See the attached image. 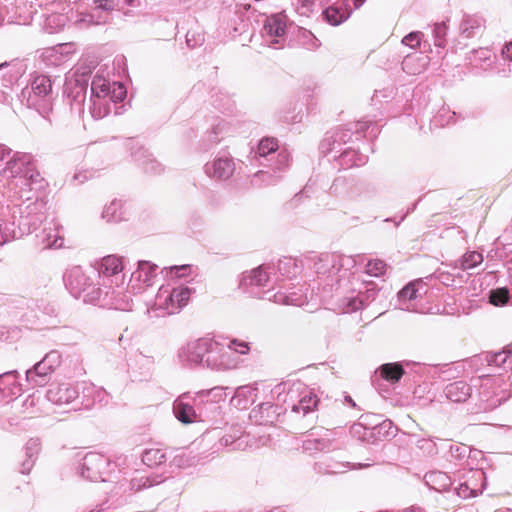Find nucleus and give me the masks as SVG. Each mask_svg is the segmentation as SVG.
I'll list each match as a JSON object with an SVG mask.
<instances>
[{
    "instance_id": "obj_1",
    "label": "nucleus",
    "mask_w": 512,
    "mask_h": 512,
    "mask_svg": "<svg viewBox=\"0 0 512 512\" xmlns=\"http://www.w3.org/2000/svg\"><path fill=\"white\" fill-rule=\"evenodd\" d=\"M91 80L89 113L95 120L106 117L111 111V102L108 99V80L96 73L92 77V71L88 67L79 66L73 74L66 78L65 93L71 111L81 116L84 113L86 92Z\"/></svg>"
},
{
    "instance_id": "obj_2",
    "label": "nucleus",
    "mask_w": 512,
    "mask_h": 512,
    "mask_svg": "<svg viewBox=\"0 0 512 512\" xmlns=\"http://www.w3.org/2000/svg\"><path fill=\"white\" fill-rule=\"evenodd\" d=\"M94 269L99 285L108 290L109 306L122 311L131 310V295L124 293L123 288L125 282L124 257L117 254L104 256L95 262Z\"/></svg>"
},
{
    "instance_id": "obj_3",
    "label": "nucleus",
    "mask_w": 512,
    "mask_h": 512,
    "mask_svg": "<svg viewBox=\"0 0 512 512\" xmlns=\"http://www.w3.org/2000/svg\"><path fill=\"white\" fill-rule=\"evenodd\" d=\"M64 282L75 298L83 295L85 302L109 305L108 290L99 285L94 267L84 269L81 266H73L64 274Z\"/></svg>"
},
{
    "instance_id": "obj_4",
    "label": "nucleus",
    "mask_w": 512,
    "mask_h": 512,
    "mask_svg": "<svg viewBox=\"0 0 512 512\" xmlns=\"http://www.w3.org/2000/svg\"><path fill=\"white\" fill-rule=\"evenodd\" d=\"M356 261L352 256L338 253H323L315 257L313 269L324 288L339 287L348 279Z\"/></svg>"
},
{
    "instance_id": "obj_5",
    "label": "nucleus",
    "mask_w": 512,
    "mask_h": 512,
    "mask_svg": "<svg viewBox=\"0 0 512 512\" xmlns=\"http://www.w3.org/2000/svg\"><path fill=\"white\" fill-rule=\"evenodd\" d=\"M27 199L12 200L10 214L18 220L22 231L30 234L45 220L47 201L42 194Z\"/></svg>"
},
{
    "instance_id": "obj_6",
    "label": "nucleus",
    "mask_w": 512,
    "mask_h": 512,
    "mask_svg": "<svg viewBox=\"0 0 512 512\" xmlns=\"http://www.w3.org/2000/svg\"><path fill=\"white\" fill-rule=\"evenodd\" d=\"M192 289L187 286H161L155 296L152 309L159 311L157 316L172 315L187 305Z\"/></svg>"
},
{
    "instance_id": "obj_7",
    "label": "nucleus",
    "mask_w": 512,
    "mask_h": 512,
    "mask_svg": "<svg viewBox=\"0 0 512 512\" xmlns=\"http://www.w3.org/2000/svg\"><path fill=\"white\" fill-rule=\"evenodd\" d=\"M119 465L101 453L89 452L82 459L80 473L87 480L105 482Z\"/></svg>"
},
{
    "instance_id": "obj_8",
    "label": "nucleus",
    "mask_w": 512,
    "mask_h": 512,
    "mask_svg": "<svg viewBox=\"0 0 512 512\" xmlns=\"http://www.w3.org/2000/svg\"><path fill=\"white\" fill-rule=\"evenodd\" d=\"M3 175L8 180H18V178H31L34 183L37 182V176L41 175L37 168L34 156L26 152H14L5 163Z\"/></svg>"
},
{
    "instance_id": "obj_9",
    "label": "nucleus",
    "mask_w": 512,
    "mask_h": 512,
    "mask_svg": "<svg viewBox=\"0 0 512 512\" xmlns=\"http://www.w3.org/2000/svg\"><path fill=\"white\" fill-rule=\"evenodd\" d=\"M238 358L233 355L225 341L209 337L205 366L215 371H225L236 368Z\"/></svg>"
},
{
    "instance_id": "obj_10",
    "label": "nucleus",
    "mask_w": 512,
    "mask_h": 512,
    "mask_svg": "<svg viewBox=\"0 0 512 512\" xmlns=\"http://www.w3.org/2000/svg\"><path fill=\"white\" fill-rule=\"evenodd\" d=\"M255 158L261 166L275 164V169L285 171L289 166L290 155L286 150L278 151V144L275 139L264 138L258 145Z\"/></svg>"
},
{
    "instance_id": "obj_11",
    "label": "nucleus",
    "mask_w": 512,
    "mask_h": 512,
    "mask_svg": "<svg viewBox=\"0 0 512 512\" xmlns=\"http://www.w3.org/2000/svg\"><path fill=\"white\" fill-rule=\"evenodd\" d=\"M209 337L210 336H205L191 340L183 345L177 353L180 363L186 367H204Z\"/></svg>"
},
{
    "instance_id": "obj_12",
    "label": "nucleus",
    "mask_w": 512,
    "mask_h": 512,
    "mask_svg": "<svg viewBox=\"0 0 512 512\" xmlns=\"http://www.w3.org/2000/svg\"><path fill=\"white\" fill-rule=\"evenodd\" d=\"M346 133L336 132L332 137L325 138L322 146L328 143L331 147L328 152H335L334 157H340L343 163L350 166H362L368 161V156L352 148L341 150L342 143H346Z\"/></svg>"
},
{
    "instance_id": "obj_13",
    "label": "nucleus",
    "mask_w": 512,
    "mask_h": 512,
    "mask_svg": "<svg viewBox=\"0 0 512 512\" xmlns=\"http://www.w3.org/2000/svg\"><path fill=\"white\" fill-rule=\"evenodd\" d=\"M379 291L380 289L377 287L376 283L364 281L357 292L352 291L350 295L344 296L341 299L344 312H355L369 305L376 299Z\"/></svg>"
},
{
    "instance_id": "obj_14",
    "label": "nucleus",
    "mask_w": 512,
    "mask_h": 512,
    "mask_svg": "<svg viewBox=\"0 0 512 512\" xmlns=\"http://www.w3.org/2000/svg\"><path fill=\"white\" fill-rule=\"evenodd\" d=\"M76 410L90 409L95 404H107L110 396L105 389L87 381L77 382Z\"/></svg>"
},
{
    "instance_id": "obj_15",
    "label": "nucleus",
    "mask_w": 512,
    "mask_h": 512,
    "mask_svg": "<svg viewBox=\"0 0 512 512\" xmlns=\"http://www.w3.org/2000/svg\"><path fill=\"white\" fill-rule=\"evenodd\" d=\"M37 182H32L31 178H18V180H10L8 182V188L12 193L11 197L13 200L25 199L28 200V197L36 196L42 194V192L47 188L48 182L42 175L37 176Z\"/></svg>"
},
{
    "instance_id": "obj_16",
    "label": "nucleus",
    "mask_w": 512,
    "mask_h": 512,
    "mask_svg": "<svg viewBox=\"0 0 512 512\" xmlns=\"http://www.w3.org/2000/svg\"><path fill=\"white\" fill-rule=\"evenodd\" d=\"M158 274V266L149 261H138V267L131 273L129 286L135 293H140L144 288L154 284Z\"/></svg>"
},
{
    "instance_id": "obj_17",
    "label": "nucleus",
    "mask_w": 512,
    "mask_h": 512,
    "mask_svg": "<svg viewBox=\"0 0 512 512\" xmlns=\"http://www.w3.org/2000/svg\"><path fill=\"white\" fill-rule=\"evenodd\" d=\"M46 397L56 405L73 404V409L76 410L77 383L52 384L47 390Z\"/></svg>"
},
{
    "instance_id": "obj_18",
    "label": "nucleus",
    "mask_w": 512,
    "mask_h": 512,
    "mask_svg": "<svg viewBox=\"0 0 512 512\" xmlns=\"http://www.w3.org/2000/svg\"><path fill=\"white\" fill-rule=\"evenodd\" d=\"M52 90V83L48 76L38 75L34 77L30 88L22 91V97H27V106L36 107L39 100L47 97Z\"/></svg>"
},
{
    "instance_id": "obj_19",
    "label": "nucleus",
    "mask_w": 512,
    "mask_h": 512,
    "mask_svg": "<svg viewBox=\"0 0 512 512\" xmlns=\"http://www.w3.org/2000/svg\"><path fill=\"white\" fill-rule=\"evenodd\" d=\"M205 174L215 180H227L235 171V162L228 156H218L204 165Z\"/></svg>"
},
{
    "instance_id": "obj_20",
    "label": "nucleus",
    "mask_w": 512,
    "mask_h": 512,
    "mask_svg": "<svg viewBox=\"0 0 512 512\" xmlns=\"http://www.w3.org/2000/svg\"><path fill=\"white\" fill-rule=\"evenodd\" d=\"M496 379L484 377L480 385L479 401L480 408L483 410H492L500 406L506 400L504 396H500L496 391Z\"/></svg>"
},
{
    "instance_id": "obj_21",
    "label": "nucleus",
    "mask_w": 512,
    "mask_h": 512,
    "mask_svg": "<svg viewBox=\"0 0 512 512\" xmlns=\"http://www.w3.org/2000/svg\"><path fill=\"white\" fill-rule=\"evenodd\" d=\"M15 220L10 214V205H8L7 212H2L0 215V246L26 235Z\"/></svg>"
},
{
    "instance_id": "obj_22",
    "label": "nucleus",
    "mask_w": 512,
    "mask_h": 512,
    "mask_svg": "<svg viewBox=\"0 0 512 512\" xmlns=\"http://www.w3.org/2000/svg\"><path fill=\"white\" fill-rule=\"evenodd\" d=\"M472 362L474 365L485 362L487 366L506 368L507 364L512 365V345L499 352L478 355L473 358Z\"/></svg>"
},
{
    "instance_id": "obj_23",
    "label": "nucleus",
    "mask_w": 512,
    "mask_h": 512,
    "mask_svg": "<svg viewBox=\"0 0 512 512\" xmlns=\"http://www.w3.org/2000/svg\"><path fill=\"white\" fill-rule=\"evenodd\" d=\"M259 297L263 299H267L269 301H273L274 303L278 304H285V305H294V306H301L303 305L307 297L303 292H282L278 291L275 293H271V291L264 292L263 295H259Z\"/></svg>"
},
{
    "instance_id": "obj_24",
    "label": "nucleus",
    "mask_w": 512,
    "mask_h": 512,
    "mask_svg": "<svg viewBox=\"0 0 512 512\" xmlns=\"http://www.w3.org/2000/svg\"><path fill=\"white\" fill-rule=\"evenodd\" d=\"M444 394L451 402L461 403L472 396V387L466 381L458 380L446 385Z\"/></svg>"
},
{
    "instance_id": "obj_25",
    "label": "nucleus",
    "mask_w": 512,
    "mask_h": 512,
    "mask_svg": "<svg viewBox=\"0 0 512 512\" xmlns=\"http://www.w3.org/2000/svg\"><path fill=\"white\" fill-rule=\"evenodd\" d=\"M351 13L352 10L344 1H337L323 11V16L329 24L337 26L347 20Z\"/></svg>"
},
{
    "instance_id": "obj_26",
    "label": "nucleus",
    "mask_w": 512,
    "mask_h": 512,
    "mask_svg": "<svg viewBox=\"0 0 512 512\" xmlns=\"http://www.w3.org/2000/svg\"><path fill=\"white\" fill-rule=\"evenodd\" d=\"M421 283L419 281L410 282L398 292L399 308L401 310L411 311L414 306L411 301L421 297Z\"/></svg>"
},
{
    "instance_id": "obj_27",
    "label": "nucleus",
    "mask_w": 512,
    "mask_h": 512,
    "mask_svg": "<svg viewBox=\"0 0 512 512\" xmlns=\"http://www.w3.org/2000/svg\"><path fill=\"white\" fill-rule=\"evenodd\" d=\"M270 266H259L245 274L242 279V285L245 287H264L270 282Z\"/></svg>"
},
{
    "instance_id": "obj_28",
    "label": "nucleus",
    "mask_w": 512,
    "mask_h": 512,
    "mask_svg": "<svg viewBox=\"0 0 512 512\" xmlns=\"http://www.w3.org/2000/svg\"><path fill=\"white\" fill-rule=\"evenodd\" d=\"M429 64V57L423 54H409L402 61V69L409 75H419Z\"/></svg>"
},
{
    "instance_id": "obj_29",
    "label": "nucleus",
    "mask_w": 512,
    "mask_h": 512,
    "mask_svg": "<svg viewBox=\"0 0 512 512\" xmlns=\"http://www.w3.org/2000/svg\"><path fill=\"white\" fill-rule=\"evenodd\" d=\"M53 372L49 367L43 365L42 360L26 371V381L32 386H44L50 380Z\"/></svg>"
},
{
    "instance_id": "obj_30",
    "label": "nucleus",
    "mask_w": 512,
    "mask_h": 512,
    "mask_svg": "<svg viewBox=\"0 0 512 512\" xmlns=\"http://www.w3.org/2000/svg\"><path fill=\"white\" fill-rule=\"evenodd\" d=\"M285 30L286 21L283 14H273L265 20L263 31L266 36L271 38L282 37L285 34Z\"/></svg>"
},
{
    "instance_id": "obj_31",
    "label": "nucleus",
    "mask_w": 512,
    "mask_h": 512,
    "mask_svg": "<svg viewBox=\"0 0 512 512\" xmlns=\"http://www.w3.org/2000/svg\"><path fill=\"white\" fill-rule=\"evenodd\" d=\"M270 170L264 171L260 170L257 173L254 174L251 183L255 187H263V186H269V185H275L279 182V180L282 178L281 173L283 171H279L275 169V164H272V166H268Z\"/></svg>"
},
{
    "instance_id": "obj_32",
    "label": "nucleus",
    "mask_w": 512,
    "mask_h": 512,
    "mask_svg": "<svg viewBox=\"0 0 512 512\" xmlns=\"http://www.w3.org/2000/svg\"><path fill=\"white\" fill-rule=\"evenodd\" d=\"M277 407L271 403H262L257 409H253L250 418L261 425L272 424L277 417Z\"/></svg>"
},
{
    "instance_id": "obj_33",
    "label": "nucleus",
    "mask_w": 512,
    "mask_h": 512,
    "mask_svg": "<svg viewBox=\"0 0 512 512\" xmlns=\"http://www.w3.org/2000/svg\"><path fill=\"white\" fill-rule=\"evenodd\" d=\"M132 156L143 167L146 173L157 174L163 170L162 165L152 154L143 148H138L136 152L132 153Z\"/></svg>"
},
{
    "instance_id": "obj_34",
    "label": "nucleus",
    "mask_w": 512,
    "mask_h": 512,
    "mask_svg": "<svg viewBox=\"0 0 512 512\" xmlns=\"http://www.w3.org/2000/svg\"><path fill=\"white\" fill-rule=\"evenodd\" d=\"M185 397L186 395H182L174 401L173 412L180 422L189 424L195 421L196 412L192 405L184 402Z\"/></svg>"
},
{
    "instance_id": "obj_35",
    "label": "nucleus",
    "mask_w": 512,
    "mask_h": 512,
    "mask_svg": "<svg viewBox=\"0 0 512 512\" xmlns=\"http://www.w3.org/2000/svg\"><path fill=\"white\" fill-rule=\"evenodd\" d=\"M397 428L393 425L390 420H385L382 423L365 429L364 438H374L375 440H382L387 437H393L396 435Z\"/></svg>"
},
{
    "instance_id": "obj_36",
    "label": "nucleus",
    "mask_w": 512,
    "mask_h": 512,
    "mask_svg": "<svg viewBox=\"0 0 512 512\" xmlns=\"http://www.w3.org/2000/svg\"><path fill=\"white\" fill-rule=\"evenodd\" d=\"M424 478L426 484L436 491L448 490L452 485L450 476L442 471H431Z\"/></svg>"
},
{
    "instance_id": "obj_37",
    "label": "nucleus",
    "mask_w": 512,
    "mask_h": 512,
    "mask_svg": "<svg viewBox=\"0 0 512 512\" xmlns=\"http://www.w3.org/2000/svg\"><path fill=\"white\" fill-rule=\"evenodd\" d=\"M317 403V396L312 391L305 390L298 403L292 405V412L306 415L316 408Z\"/></svg>"
},
{
    "instance_id": "obj_38",
    "label": "nucleus",
    "mask_w": 512,
    "mask_h": 512,
    "mask_svg": "<svg viewBox=\"0 0 512 512\" xmlns=\"http://www.w3.org/2000/svg\"><path fill=\"white\" fill-rule=\"evenodd\" d=\"M40 451V441L37 438H31L25 445L26 460L22 463L21 473H29L32 469L36 456Z\"/></svg>"
},
{
    "instance_id": "obj_39",
    "label": "nucleus",
    "mask_w": 512,
    "mask_h": 512,
    "mask_svg": "<svg viewBox=\"0 0 512 512\" xmlns=\"http://www.w3.org/2000/svg\"><path fill=\"white\" fill-rule=\"evenodd\" d=\"M483 26V20L479 16L465 15L460 23L459 31L466 37H473Z\"/></svg>"
},
{
    "instance_id": "obj_40",
    "label": "nucleus",
    "mask_w": 512,
    "mask_h": 512,
    "mask_svg": "<svg viewBox=\"0 0 512 512\" xmlns=\"http://www.w3.org/2000/svg\"><path fill=\"white\" fill-rule=\"evenodd\" d=\"M380 376L390 384L397 383L404 374V369L399 363H386L379 368Z\"/></svg>"
},
{
    "instance_id": "obj_41",
    "label": "nucleus",
    "mask_w": 512,
    "mask_h": 512,
    "mask_svg": "<svg viewBox=\"0 0 512 512\" xmlns=\"http://www.w3.org/2000/svg\"><path fill=\"white\" fill-rule=\"evenodd\" d=\"M69 17L63 13H51L46 16L44 21V29L50 33L61 31L68 23Z\"/></svg>"
},
{
    "instance_id": "obj_42",
    "label": "nucleus",
    "mask_w": 512,
    "mask_h": 512,
    "mask_svg": "<svg viewBox=\"0 0 512 512\" xmlns=\"http://www.w3.org/2000/svg\"><path fill=\"white\" fill-rule=\"evenodd\" d=\"M277 270L282 276L292 279L301 272V267L297 264L295 259L285 257L278 261Z\"/></svg>"
},
{
    "instance_id": "obj_43",
    "label": "nucleus",
    "mask_w": 512,
    "mask_h": 512,
    "mask_svg": "<svg viewBox=\"0 0 512 512\" xmlns=\"http://www.w3.org/2000/svg\"><path fill=\"white\" fill-rule=\"evenodd\" d=\"M166 460V453L159 448L146 449L142 454V462L149 467L159 466Z\"/></svg>"
},
{
    "instance_id": "obj_44",
    "label": "nucleus",
    "mask_w": 512,
    "mask_h": 512,
    "mask_svg": "<svg viewBox=\"0 0 512 512\" xmlns=\"http://www.w3.org/2000/svg\"><path fill=\"white\" fill-rule=\"evenodd\" d=\"M42 244L45 248H61L64 244V238L60 235L58 229L45 228L42 231Z\"/></svg>"
},
{
    "instance_id": "obj_45",
    "label": "nucleus",
    "mask_w": 512,
    "mask_h": 512,
    "mask_svg": "<svg viewBox=\"0 0 512 512\" xmlns=\"http://www.w3.org/2000/svg\"><path fill=\"white\" fill-rule=\"evenodd\" d=\"M102 218L108 223L121 221L123 219L121 202L115 199L106 205L102 211Z\"/></svg>"
},
{
    "instance_id": "obj_46",
    "label": "nucleus",
    "mask_w": 512,
    "mask_h": 512,
    "mask_svg": "<svg viewBox=\"0 0 512 512\" xmlns=\"http://www.w3.org/2000/svg\"><path fill=\"white\" fill-rule=\"evenodd\" d=\"M98 7L104 10H125L127 7H136L139 0H97Z\"/></svg>"
},
{
    "instance_id": "obj_47",
    "label": "nucleus",
    "mask_w": 512,
    "mask_h": 512,
    "mask_svg": "<svg viewBox=\"0 0 512 512\" xmlns=\"http://www.w3.org/2000/svg\"><path fill=\"white\" fill-rule=\"evenodd\" d=\"M483 262V256L477 251H470L459 260V268L462 271L473 269Z\"/></svg>"
},
{
    "instance_id": "obj_48",
    "label": "nucleus",
    "mask_w": 512,
    "mask_h": 512,
    "mask_svg": "<svg viewBox=\"0 0 512 512\" xmlns=\"http://www.w3.org/2000/svg\"><path fill=\"white\" fill-rule=\"evenodd\" d=\"M108 99H110L111 104H117L122 102L126 98V88L122 83L113 82L112 84L108 81Z\"/></svg>"
},
{
    "instance_id": "obj_49",
    "label": "nucleus",
    "mask_w": 512,
    "mask_h": 512,
    "mask_svg": "<svg viewBox=\"0 0 512 512\" xmlns=\"http://www.w3.org/2000/svg\"><path fill=\"white\" fill-rule=\"evenodd\" d=\"M33 10H30L27 14H22L19 12L18 16H9V6H0V23L5 20L7 17V21L18 23V24H28L32 20Z\"/></svg>"
},
{
    "instance_id": "obj_50",
    "label": "nucleus",
    "mask_w": 512,
    "mask_h": 512,
    "mask_svg": "<svg viewBox=\"0 0 512 512\" xmlns=\"http://www.w3.org/2000/svg\"><path fill=\"white\" fill-rule=\"evenodd\" d=\"M331 445L328 439L307 438L303 441V449L307 452L324 451Z\"/></svg>"
},
{
    "instance_id": "obj_51",
    "label": "nucleus",
    "mask_w": 512,
    "mask_h": 512,
    "mask_svg": "<svg viewBox=\"0 0 512 512\" xmlns=\"http://www.w3.org/2000/svg\"><path fill=\"white\" fill-rule=\"evenodd\" d=\"M371 128L370 134L373 136H376L378 133V129L376 126H373L370 121H359L357 123L351 124L349 129L347 131H344L346 133V138L348 137V133H355L356 135H359ZM351 135H349V138Z\"/></svg>"
},
{
    "instance_id": "obj_52",
    "label": "nucleus",
    "mask_w": 512,
    "mask_h": 512,
    "mask_svg": "<svg viewBox=\"0 0 512 512\" xmlns=\"http://www.w3.org/2000/svg\"><path fill=\"white\" fill-rule=\"evenodd\" d=\"M448 27L445 22L436 23L433 27L434 45L444 48L446 45V34Z\"/></svg>"
},
{
    "instance_id": "obj_53",
    "label": "nucleus",
    "mask_w": 512,
    "mask_h": 512,
    "mask_svg": "<svg viewBox=\"0 0 512 512\" xmlns=\"http://www.w3.org/2000/svg\"><path fill=\"white\" fill-rule=\"evenodd\" d=\"M386 269H387V264L380 259L369 260L365 266V272L369 276H375V277H379V276H382L383 274H385Z\"/></svg>"
},
{
    "instance_id": "obj_54",
    "label": "nucleus",
    "mask_w": 512,
    "mask_h": 512,
    "mask_svg": "<svg viewBox=\"0 0 512 512\" xmlns=\"http://www.w3.org/2000/svg\"><path fill=\"white\" fill-rule=\"evenodd\" d=\"M219 445L221 447H231L232 450L240 449L242 445L241 432L237 431V433L222 436Z\"/></svg>"
},
{
    "instance_id": "obj_55",
    "label": "nucleus",
    "mask_w": 512,
    "mask_h": 512,
    "mask_svg": "<svg viewBox=\"0 0 512 512\" xmlns=\"http://www.w3.org/2000/svg\"><path fill=\"white\" fill-rule=\"evenodd\" d=\"M509 290L505 287L497 288L490 292V302L495 306L505 305L509 300Z\"/></svg>"
},
{
    "instance_id": "obj_56",
    "label": "nucleus",
    "mask_w": 512,
    "mask_h": 512,
    "mask_svg": "<svg viewBox=\"0 0 512 512\" xmlns=\"http://www.w3.org/2000/svg\"><path fill=\"white\" fill-rule=\"evenodd\" d=\"M449 452L452 458L456 460H463L469 456L470 449L463 444H450Z\"/></svg>"
},
{
    "instance_id": "obj_57",
    "label": "nucleus",
    "mask_w": 512,
    "mask_h": 512,
    "mask_svg": "<svg viewBox=\"0 0 512 512\" xmlns=\"http://www.w3.org/2000/svg\"><path fill=\"white\" fill-rule=\"evenodd\" d=\"M42 362L43 365H46L54 372L61 363V354L56 350H52L43 357Z\"/></svg>"
},
{
    "instance_id": "obj_58",
    "label": "nucleus",
    "mask_w": 512,
    "mask_h": 512,
    "mask_svg": "<svg viewBox=\"0 0 512 512\" xmlns=\"http://www.w3.org/2000/svg\"><path fill=\"white\" fill-rule=\"evenodd\" d=\"M226 345H227V347H229V349H231V352L233 353L234 356H235V353L245 355L250 350L249 343H247L245 341H240L237 339L230 340L229 342H226Z\"/></svg>"
},
{
    "instance_id": "obj_59",
    "label": "nucleus",
    "mask_w": 512,
    "mask_h": 512,
    "mask_svg": "<svg viewBox=\"0 0 512 512\" xmlns=\"http://www.w3.org/2000/svg\"><path fill=\"white\" fill-rule=\"evenodd\" d=\"M422 37L423 33L420 31L410 32L402 39V44L409 46L410 48L413 49L417 48L421 44Z\"/></svg>"
},
{
    "instance_id": "obj_60",
    "label": "nucleus",
    "mask_w": 512,
    "mask_h": 512,
    "mask_svg": "<svg viewBox=\"0 0 512 512\" xmlns=\"http://www.w3.org/2000/svg\"><path fill=\"white\" fill-rule=\"evenodd\" d=\"M224 390H225L224 387L217 386V387H214V388H211V389H208V390H201V391H199L197 393V395L200 396V397H209V396H211L213 401H218V400H220L223 397Z\"/></svg>"
},
{
    "instance_id": "obj_61",
    "label": "nucleus",
    "mask_w": 512,
    "mask_h": 512,
    "mask_svg": "<svg viewBox=\"0 0 512 512\" xmlns=\"http://www.w3.org/2000/svg\"><path fill=\"white\" fill-rule=\"evenodd\" d=\"M456 493L461 498H469L476 495V489L471 488L467 483H461L456 488Z\"/></svg>"
},
{
    "instance_id": "obj_62",
    "label": "nucleus",
    "mask_w": 512,
    "mask_h": 512,
    "mask_svg": "<svg viewBox=\"0 0 512 512\" xmlns=\"http://www.w3.org/2000/svg\"><path fill=\"white\" fill-rule=\"evenodd\" d=\"M418 447L428 454L437 453L436 443L431 439H421L418 441Z\"/></svg>"
},
{
    "instance_id": "obj_63",
    "label": "nucleus",
    "mask_w": 512,
    "mask_h": 512,
    "mask_svg": "<svg viewBox=\"0 0 512 512\" xmlns=\"http://www.w3.org/2000/svg\"><path fill=\"white\" fill-rule=\"evenodd\" d=\"M93 23V17L91 15H81L75 20V24L79 28H84Z\"/></svg>"
},
{
    "instance_id": "obj_64",
    "label": "nucleus",
    "mask_w": 512,
    "mask_h": 512,
    "mask_svg": "<svg viewBox=\"0 0 512 512\" xmlns=\"http://www.w3.org/2000/svg\"><path fill=\"white\" fill-rule=\"evenodd\" d=\"M501 55L505 60L512 61V40L503 46Z\"/></svg>"
}]
</instances>
